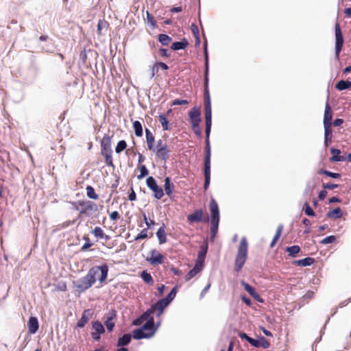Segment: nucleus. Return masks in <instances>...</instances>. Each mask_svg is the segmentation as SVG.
<instances>
[{"instance_id":"obj_39","label":"nucleus","mask_w":351,"mask_h":351,"mask_svg":"<svg viewBox=\"0 0 351 351\" xmlns=\"http://www.w3.org/2000/svg\"><path fill=\"white\" fill-rule=\"evenodd\" d=\"M315 188V184H311L310 182H308L306 184V187L304 191L303 195L306 199H309L313 195V193Z\"/></svg>"},{"instance_id":"obj_19","label":"nucleus","mask_w":351,"mask_h":351,"mask_svg":"<svg viewBox=\"0 0 351 351\" xmlns=\"http://www.w3.org/2000/svg\"><path fill=\"white\" fill-rule=\"evenodd\" d=\"M28 332L31 335L36 333L39 328L38 319L35 316H30L27 321Z\"/></svg>"},{"instance_id":"obj_7","label":"nucleus","mask_w":351,"mask_h":351,"mask_svg":"<svg viewBox=\"0 0 351 351\" xmlns=\"http://www.w3.org/2000/svg\"><path fill=\"white\" fill-rule=\"evenodd\" d=\"M146 185L153 193V197L155 199H160L164 196L165 192L162 187L158 184L156 180L153 176L147 177Z\"/></svg>"},{"instance_id":"obj_6","label":"nucleus","mask_w":351,"mask_h":351,"mask_svg":"<svg viewBox=\"0 0 351 351\" xmlns=\"http://www.w3.org/2000/svg\"><path fill=\"white\" fill-rule=\"evenodd\" d=\"M335 58L339 60L340 53L343 49L344 38L339 23L337 21L335 25Z\"/></svg>"},{"instance_id":"obj_40","label":"nucleus","mask_w":351,"mask_h":351,"mask_svg":"<svg viewBox=\"0 0 351 351\" xmlns=\"http://www.w3.org/2000/svg\"><path fill=\"white\" fill-rule=\"evenodd\" d=\"M133 129L134 134L138 137H141L143 134V129L141 123L139 121H134L133 122Z\"/></svg>"},{"instance_id":"obj_62","label":"nucleus","mask_w":351,"mask_h":351,"mask_svg":"<svg viewBox=\"0 0 351 351\" xmlns=\"http://www.w3.org/2000/svg\"><path fill=\"white\" fill-rule=\"evenodd\" d=\"M191 31L194 36H199V32L197 25L195 23H192L190 27Z\"/></svg>"},{"instance_id":"obj_57","label":"nucleus","mask_w":351,"mask_h":351,"mask_svg":"<svg viewBox=\"0 0 351 351\" xmlns=\"http://www.w3.org/2000/svg\"><path fill=\"white\" fill-rule=\"evenodd\" d=\"M206 257V256L204 254L197 252V256L195 260V265H198L199 267H202V265L204 262Z\"/></svg>"},{"instance_id":"obj_63","label":"nucleus","mask_w":351,"mask_h":351,"mask_svg":"<svg viewBox=\"0 0 351 351\" xmlns=\"http://www.w3.org/2000/svg\"><path fill=\"white\" fill-rule=\"evenodd\" d=\"M145 320L141 315L134 319L132 322V326H139L143 321Z\"/></svg>"},{"instance_id":"obj_18","label":"nucleus","mask_w":351,"mask_h":351,"mask_svg":"<svg viewBox=\"0 0 351 351\" xmlns=\"http://www.w3.org/2000/svg\"><path fill=\"white\" fill-rule=\"evenodd\" d=\"M324 129V145L328 147L332 143L333 130L332 124L323 125Z\"/></svg>"},{"instance_id":"obj_20","label":"nucleus","mask_w":351,"mask_h":351,"mask_svg":"<svg viewBox=\"0 0 351 351\" xmlns=\"http://www.w3.org/2000/svg\"><path fill=\"white\" fill-rule=\"evenodd\" d=\"M330 152L331 154V156L329 158V161L330 162H343L344 156L341 155V150L335 147H332L330 149Z\"/></svg>"},{"instance_id":"obj_60","label":"nucleus","mask_w":351,"mask_h":351,"mask_svg":"<svg viewBox=\"0 0 351 351\" xmlns=\"http://www.w3.org/2000/svg\"><path fill=\"white\" fill-rule=\"evenodd\" d=\"M69 203L72 206V209L79 211V213H80V208H81V206H82V204L81 203V200L70 202Z\"/></svg>"},{"instance_id":"obj_31","label":"nucleus","mask_w":351,"mask_h":351,"mask_svg":"<svg viewBox=\"0 0 351 351\" xmlns=\"http://www.w3.org/2000/svg\"><path fill=\"white\" fill-rule=\"evenodd\" d=\"M158 121L161 124V126L162 128V130L164 131H169L171 130L169 121L168 118L167 117V115L165 114H160L158 115Z\"/></svg>"},{"instance_id":"obj_27","label":"nucleus","mask_w":351,"mask_h":351,"mask_svg":"<svg viewBox=\"0 0 351 351\" xmlns=\"http://www.w3.org/2000/svg\"><path fill=\"white\" fill-rule=\"evenodd\" d=\"M342 216L343 212L339 206L329 210L326 214V217L331 219H338L341 218Z\"/></svg>"},{"instance_id":"obj_15","label":"nucleus","mask_w":351,"mask_h":351,"mask_svg":"<svg viewBox=\"0 0 351 351\" xmlns=\"http://www.w3.org/2000/svg\"><path fill=\"white\" fill-rule=\"evenodd\" d=\"M164 182V192L170 198V199H172V195L175 191V185L169 176L165 177Z\"/></svg>"},{"instance_id":"obj_30","label":"nucleus","mask_w":351,"mask_h":351,"mask_svg":"<svg viewBox=\"0 0 351 351\" xmlns=\"http://www.w3.org/2000/svg\"><path fill=\"white\" fill-rule=\"evenodd\" d=\"M285 251L288 253V256L291 258H295L301 252V247L298 245H293L287 246Z\"/></svg>"},{"instance_id":"obj_12","label":"nucleus","mask_w":351,"mask_h":351,"mask_svg":"<svg viewBox=\"0 0 351 351\" xmlns=\"http://www.w3.org/2000/svg\"><path fill=\"white\" fill-rule=\"evenodd\" d=\"M241 285L243 287L244 290L256 302L260 303H264V299L258 293L255 287L250 285L249 283L242 280Z\"/></svg>"},{"instance_id":"obj_14","label":"nucleus","mask_w":351,"mask_h":351,"mask_svg":"<svg viewBox=\"0 0 351 351\" xmlns=\"http://www.w3.org/2000/svg\"><path fill=\"white\" fill-rule=\"evenodd\" d=\"M188 115L190 123H200V107L197 106H194L189 110Z\"/></svg>"},{"instance_id":"obj_35","label":"nucleus","mask_w":351,"mask_h":351,"mask_svg":"<svg viewBox=\"0 0 351 351\" xmlns=\"http://www.w3.org/2000/svg\"><path fill=\"white\" fill-rule=\"evenodd\" d=\"M256 343V348H263L264 349H267L270 347L269 341L261 335L257 336Z\"/></svg>"},{"instance_id":"obj_37","label":"nucleus","mask_w":351,"mask_h":351,"mask_svg":"<svg viewBox=\"0 0 351 351\" xmlns=\"http://www.w3.org/2000/svg\"><path fill=\"white\" fill-rule=\"evenodd\" d=\"M317 173L319 175H324L328 178L332 179H339L341 177V174L339 173L332 172L326 169H320L318 170Z\"/></svg>"},{"instance_id":"obj_32","label":"nucleus","mask_w":351,"mask_h":351,"mask_svg":"<svg viewBox=\"0 0 351 351\" xmlns=\"http://www.w3.org/2000/svg\"><path fill=\"white\" fill-rule=\"evenodd\" d=\"M204 116L205 119H212V106L210 97L204 98Z\"/></svg>"},{"instance_id":"obj_3","label":"nucleus","mask_w":351,"mask_h":351,"mask_svg":"<svg viewBox=\"0 0 351 351\" xmlns=\"http://www.w3.org/2000/svg\"><path fill=\"white\" fill-rule=\"evenodd\" d=\"M112 137L105 134L101 140V154L104 156L106 166L112 167L114 169L115 166L113 163L112 159Z\"/></svg>"},{"instance_id":"obj_5","label":"nucleus","mask_w":351,"mask_h":351,"mask_svg":"<svg viewBox=\"0 0 351 351\" xmlns=\"http://www.w3.org/2000/svg\"><path fill=\"white\" fill-rule=\"evenodd\" d=\"M209 210L210 213L209 218L210 222V233L217 234L220 221V212L218 204L213 197L210 200Z\"/></svg>"},{"instance_id":"obj_8","label":"nucleus","mask_w":351,"mask_h":351,"mask_svg":"<svg viewBox=\"0 0 351 351\" xmlns=\"http://www.w3.org/2000/svg\"><path fill=\"white\" fill-rule=\"evenodd\" d=\"M104 326L107 331L110 333L113 332L116 322L117 320V312L112 308L104 315Z\"/></svg>"},{"instance_id":"obj_43","label":"nucleus","mask_w":351,"mask_h":351,"mask_svg":"<svg viewBox=\"0 0 351 351\" xmlns=\"http://www.w3.org/2000/svg\"><path fill=\"white\" fill-rule=\"evenodd\" d=\"M203 88L204 98L210 97L209 92V76H203Z\"/></svg>"},{"instance_id":"obj_64","label":"nucleus","mask_w":351,"mask_h":351,"mask_svg":"<svg viewBox=\"0 0 351 351\" xmlns=\"http://www.w3.org/2000/svg\"><path fill=\"white\" fill-rule=\"evenodd\" d=\"M241 300L245 304L248 306H250L252 304L251 299L244 294L241 295Z\"/></svg>"},{"instance_id":"obj_53","label":"nucleus","mask_w":351,"mask_h":351,"mask_svg":"<svg viewBox=\"0 0 351 351\" xmlns=\"http://www.w3.org/2000/svg\"><path fill=\"white\" fill-rule=\"evenodd\" d=\"M208 251V239L204 240L202 245L199 247V250L198 251L199 253L204 254L206 256V254Z\"/></svg>"},{"instance_id":"obj_4","label":"nucleus","mask_w":351,"mask_h":351,"mask_svg":"<svg viewBox=\"0 0 351 351\" xmlns=\"http://www.w3.org/2000/svg\"><path fill=\"white\" fill-rule=\"evenodd\" d=\"M248 253V243L245 237H242L238 247L234 261V270L237 272L241 271L247 259Z\"/></svg>"},{"instance_id":"obj_50","label":"nucleus","mask_w":351,"mask_h":351,"mask_svg":"<svg viewBox=\"0 0 351 351\" xmlns=\"http://www.w3.org/2000/svg\"><path fill=\"white\" fill-rule=\"evenodd\" d=\"M336 240H337V236L329 235V236H327V237H324V239H322L319 241V243L322 244V245H328V244H330V243L335 242Z\"/></svg>"},{"instance_id":"obj_54","label":"nucleus","mask_w":351,"mask_h":351,"mask_svg":"<svg viewBox=\"0 0 351 351\" xmlns=\"http://www.w3.org/2000/svg\"><path fill=\"white\" fill-rule=\"evenodd\" d=\"M104 230L102 228L99 226H96L92 231L91 233L99 239H101L104 234Z\"/></svg>"},{"instance_id":"obj_33","label":"nucleus","mask_w":351,"mask_h":351,"mask_svg":"<svg viewBox=\"0 0 351 351\" xmlns=\"http://www.w3.org/2000/svg\"><path fill=\"white\" fill-rule=\"evenodd\" d=\"M335 88L339 90L342 91L351 88V81L340 80L335 85Z\"/></svg>"},{"instance_id":"obj_25","label":"nucleus","mask_w":351,"mask_h":351,"mask_svg":"<svg viewBox=\"0 0 351 351\" xmlns=\"http://www.w3.org/2000/svg\"><path fill=\"white\" fill-rule=\"evenodd\" d=\"M315 261L311 257H305L304 258L294 260L292 263L298 267H308L315 263Z\"/></svg>"},{"instance_id":"obj_11","label":"nucleus","mask_w":351,"mask_h":351,"mask_svg":"<svg viewBox=\"0 0 351 351\" xmlns=\"http://www.w3.org/2000/svg\"><path fill=\"white\" fill-rule=\"evenodd\" d=\"M150 256L146 258V261L153 266L161 265L164 263L165 256L157 250L153 249L149 252Z\"/></svg>"},{"instance_id":"obj_13","label":"nucleus","mask_w":351,"mask_h":351,"mask_svg":"<svg viewBox=\"0 0 351 351\" xmlns=\"http://www.w3.org/2000/svg\"><path fill=\"white\" fill-rule=\"evenodd\" d=\"M94 315L92 308H86L83 311L80 319L76 324L75 328H83Z\"/></svg>"},{"instance_id":"obj_52","label":"nucleus","mask_w":351,"mask_h":351,"mask_svg":"<svg viewBox=\"0 0 351 351\" xmlns=\"http://www.w3.org/2000/svg\"><path fill=\"white\" fill-rule=\"evenodd\" d=\"M148 238L147 228H143L137 235L134 237V241H140Z\"/></svg>"},{"instance_id":"obj_61","label":"nucleus","mask_w":351,"mask_h":351,"mask_svg":"<svg viewBox=\"0 0 351 351\" xmlns=\"http://www.w3.org/2000/svg\"><path fill=\"white\" fill-rule=\"evenodd\" d=\"M159 53L162 58H169L171 56V53L169 52L168 49L164 47L159 48Z\"/></svg>"},{"instance_id":"obj_34","label":"nucleus","mask_w":351,"mask_h":351,"mask_svg":"<svg viewBox=\"0 0 351 351\" xmlns=\"http://www.w3.org/2000/svg\"><path fill=\"white\" fill-rule=\"evenodd\" d=\"M139 276L142 278L145 283L152 285L154 283V278L151 274L147 269H143L139 272Z\"/></svg>"},{"instance_id":"obj_38","label":"nucleus","mask_w":351,"mask_h":351,"mask_svg":"<svg viewBox=\"0 0 351 351\" xmlns=\"http://www.w3.org/2000/svg\"><path fill=\"white\" fill-rule=\"evenodd\" d=\"M158 41L162 46H167L172 41V38L166 34H159L158 35Z\"/></svg>"},{"instance_id":"obj_21","label":"nucleus","mask_w":351,"mask_h":351,"mask_svg":"<svg viewBox=\"0 0 351 351\" xmlns=\"http://www.w3.org/2000/svg\"><path fill=\"white\" fill-rule=\"evenodd\" d=\"M333 112L330 105L326 101L325 105L323 125L332 124Z\"/></svg>"},{"instance_id":"obj_46","label":"nucleus","mask_w":351,"mask_h":351,"mask_svg":"<svg viewBox=\"0 0 351 351\" xmlns=\"http://www.w3.org/2000/svg\"><path fill=\"white\" fill-rule=\"evenodd\" d=\"M140 173L137 176L138 180H141L149 175V170L145 165H137Z\"/></svg>"},{"instance_id":"obj_1","label":"nucleus","mask_w":351,"mask_h":351,"mask_svg":"<svg viewBox=\"0 0 351 351\" xmlns=\"http://www.w3.org/2000/svg\"><path fill=\"white\" fill-rule=\"evenodd\" d=\"M109 267L106 263L101 265H95L90 267L85 276L80 278L77 280H73L74 287L77 288L79 293L84 292L90 289L97 281L96 276L100 272L98 280L100 284L106 283L108 278Z\"/></svg>"},{"instance_id":"obj_48","label":"nucleus","mask_w":351,"mask_h":351,"mask_svg":"<svg viewBox=\"0 0 351 351\" xmlns=\"http://www.w3.org/2000/svg\"><path fill=\"white\" fill-rule=\"evenodd\" d=\"M127 147V143L125 140H120L118 141L115 147V152L117 154H121Z\"/></svg>"},{"instance_id":"obj_29","label":"nucleus","mask_w":351,"mask_h":351,"mask_svg":"<svg viewBox=\"0 0 351 351\" xmlns=\"http://www.w3.org/2000/svg\"><path fill=\"white\" fill-rule=\"evenodd\" d=\"M82 206L80 208V213H79L77 218H80L82 215L90 217L91 215L90 208V200H81Z\"/></svg>"},{"instance_id":"obj_26","label":"nucleus","mask_w":351,"mask_h":351,"mask_svg":"<svg viewBox=\"0 0 351 351\" xmlns=\"http://www.w3.org/2000/svg\"><path fill=\"white\" fill-rule=\"evenodd\" d=\"M145 138H146V142L147 145V149L149 151H154V145H155V138L153 135L152 132L149 128H145Z\"/></svg>"},{"instance_id":"obj_23","label":"nucleus","mask_w":351,"mask_h":351,"mask_svg":"<svg viewBox=\"0 0 351 351\" xmlns=\"http://www.w3.org/2000/svg\"><path fill=\"white\" fill-rule=\"evenodd\" d=\"M211 162V146L210 138H205L204 164L209 165Z\"/></svg>"},{"instance_id":"obj_51","label":"nucleus","mask_w":351,"mask_h":351,"mask_svg":"<svg viewBox=\"0 0 351 351\" xmlns=\"http://www.w3.org/2000/svg\"><path fill=\"white\" fill-rule=\"evenodd\" d=\"M108 25V23L107 21H106L104 19H99L97 25V32L99 35H101V31L104 28H106Z\"/></svg>"},{"instance_id":"obj_55","label":"nucleus","mask_w":351,"mask_h":351,"mask_svg":"<svg viewBox=\"0 0 351 351\" xmlns=\"http://www.w3.org/2000/svg\"><path fill=\"white\" fill-rule=\"evenodd\" d=\"M146 17L147 23L152 26V28H154L156 27V21L154 19V16L152 14L149 12L148 11L146 12Z\"/></svg>"},{"instance_id":"obj_47","label":"nucleus","mask_w":351,"mask_h":351,"mask_svg":"<svg viewBox=\"0 0 351 351\" xmlns=\"http://www.w3.org/2000/svg\"><path fill=\"white\" fill-rule=\"evenodd\" d=\"M82 239L85 241L84 243L81 247L80 251L82 252H86L87 251L90 247H91L94 243L91 242L88 235L84 234L82 237Z\"/></svg>"},{"instance_id":"obj_42","label":"nucleus","mask_w":351,"mask_h":351,"mask_svg":"<svg viewBox=\"0 0 351 351\" xmlns=\"http://www.w3.org/2000/svg\"><path fill=\"white\" fill-rule=\"evenodd\" d=\"M86 195L90 199L96 200L99 198L98 194L95 192L93 186L87 185L86 187Z\"/></svg>"},{"instance_id":"obj_56","label":"nucleus","mask_w":351,"mask_h":351,"mask_svg":"<svg viewBox=\"0 0 351 351\" xmlns=\"http://www.w3.org/2000/svg\"><path fill=\"white\" fill-rule=\"evenodd\" d=\"M339 187V184L332 183V182H328V183H323L322 188L324 189L328 190H333L335 189H337Z\"/></svg>"},{"instance_id":"obj_22","label":"nucleus","mask_w":351,"mask_h":351,"mask_svg":"<svg viewBox=\"0 0 351 351\" xmlns=\"http://www.w3.org/2000/svg\"><path fill=\"white\" fill-rule=\"evenodd\" d=\"M166 225L162 223L161 226L158 229L156 232V237L158 240V243L162 245L167 241V232H165Z\"/></svg>"},{"instance_id":"obj_10","label":"nucleus","mask_w":351,"mask_h":351,"mask_svg":"<svg viewBox=\"0 0 351 351\" xmlns=\"http://www.w3.org/2000/svg\"><path fill=\"white\" fill-rule=\"evenodd\" d=\"M92 328L94 330L90 335L93 341L99 342L101 337L106 332V328L99 320H95L91 322Z\"/></svg>"},{"instance_id":"obj_24","label":"nucleus","mask_w":351,"mask_h":351,"mask_svg":"<svg viewBox=\"0 0 351 351\" xmlns=\"http://www.w3.org/2000/svg\"><path fill=\"white\" fill-rule=\"evenodd\" d=\"M204 190L207 191L210 184V164H204Z\"/></svg>"},{"instance_id":"obj_36","label":"nucleus","mask_w":351,"mask_h":351,"mask_svg":"<svg viewBox=\"0 0 351 351\" xmlns=\"http://www.w3.org/2000/svg\"><path fill=\"white\" fill-rule=\"evenodd\" d=\"M202 270V267L198 265H195L193 268H191L187 274L184 276V279L186 281H189L193 277H195L197 274H198Z\"/></svg>"},{"instance_id":"obj_17","label":"nucleus","mask_w":351,"mask_h":351,"mask_svg":"<svg viewBox=\"0 0 351 351\" xmlns=\"http://www.w3.org/2000/svg\"><path fill=\"white\" fill-rule=\"evenodd\" d=\"M152 152L156 154V156L163 161H166L169 157V149L168 145L160 146V147H156L154 145V151Z\"/></svg>"},{"instance_id":"obj_16","label":"nucleus","mask_w":351,"mask_h":351,"mask_svg":"<svg viewBox=\"0 0 351 351\" xmlns=\"http://www.w3.org/2000/svg\"><path fill=\"white\" fill-rule=\"evenodd\" d=\"M134 330L131 334L124 333L119 337L116 346L117 347H127L131 343L132 339H134Z\"/></svg>"},{"instance_id":"obj_9","label":"nucleus","mask_w":351,"mask_h":351,"mask_svg":"<svg viewBox=\"0 0 351 351\" xmlns=\"http://www.w3.org/2000/svg\"><path fill=\"white\" fill-rule=\"evenodd\" d=\"M187 222L192 225L195 223H208L209 221V217L208 215H204V210L202 208H198L193 211V213L187 215Z\"/></svg>"},{"instance_id":"obj_44","label":"nucleus","mask_w":351,"mask_h":351,"mask_svg":"<svg viewBox=\"0 0 351 351\" xmlns=\"http://www.w3.org/2000/svg\"><path fill=\"white\" fill-rule=\"evenodd\" d=\"M156 304V308H155L156 315L157 317H160V316H161L163 314L165 309L168 306V305L165 304V303H163L160 300H159Z\"/></svg>"},{"instance_id":"obj_41","label":"nucleus","mask_w":351,"mask_h":351,"mask_svg":"<svg viewBox=\"0 0 351 351\" xmlns=\"http://www.w3.org/2000/svg\"><path fill=\"white\" fill-rule=\"evenodd\" d=\"M302 211H304L305 215H307L308 217H316L315 212L311 207L308 201L304 202L303 206H302Z\"/></svg>"},{"instance_id":"obj_59","label":"nucleus","mask_w":351,"mask_h":351,"mask_svg":"<svg viewBox=\"0 0 351 351\" xmlns=\"http://www.w3.org/2000/svg\"><path fill=\"white\" fill-rule=\"evenodd\" d=\"M29 69V70L34 72L35 76H36L38 74L40 71L39 66L36 64V62L34 60L31 62V64Z\"/></svg>"},{"instance_id":"obj_2","label":"nucleus","mask_w":351,"mask_h":351,"mask_svg":"<svg viewBox=\"0 0 351 351\" xmlns=\"http://www.w3.org/2000/svg\"><path fill=\"white\" fill-rule=\"evenodd\" d=\"M161 325L159 320L155 323L154 317H149L142 326L134 329V339H149L154 336L158 328Z\"/></svg>"},{"instance_id":"obj_49","label":"nucleus","mask_w":351,"mask_h":351,"mask_svg":"<svg viewBox=\"0 0 351 351\" xmlns=\"http://www.w3.org/2000/svg\"><path fill=\"white\" fill-rule=\"evenodd\" d=\"M180 288V285H175L171 291L166 295L167 298H169L170 300L173 301L174 298H176L179 289Z\"/></svg>"},{"instance_id":"obj_45","label":"nucleus","mask_w":351,"mask_h":351,"mask_svg":"<svg viewBox=\"0 0 351 351\" xmlns=\"http://www.w3.org/2000/svg\"><path fill=\"white\" fill-rule=\"evenodd\" d=\"M156 306V304H153L150 306L149 308H148L145 311L141 314L146 321L149 320V317H154L152 314L155 311Z\"/></svg>"},{"instance_id":"obj_28","label":"nucleus","mask_w":351,"mask_h":351,"mask_svg":"<svg viewBox=\"0 0 351 351\" xmlns=\"http://www.w3.org/2000/svg\"><path fill=\"white\" fill-rule=\"evenodd\" d=\"M189 45V41L186 38H183L179 41H174L171 43V49L173 51L182 50Z\"/></svg>"},{"instance_id":"obj_58","label":"nucleus","mask_w":351,"mask_h":351,"mask_svg":"<svg viewBox=\"0 0 351 351\" xmlns=\"http://www.w3.org/2000/svg\"><path fill=\"white\" fill-rule=\"evenodd\" d=\"M128 199L131 202L135 201L136 199V194L134 190L132 183H131V186L130 188V192L128 193Z\"/></svg>"}]
</instances>
